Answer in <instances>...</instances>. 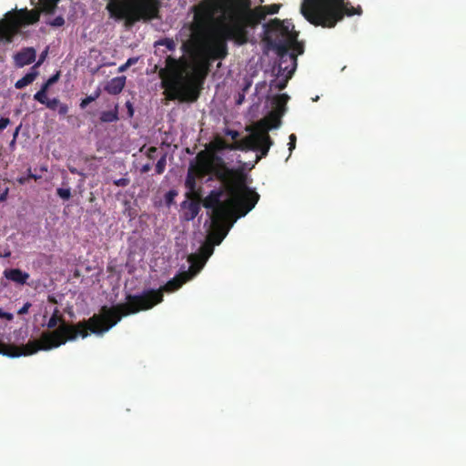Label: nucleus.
Instances as JSON below:
<instances>
[{
	"label": "nucleus",
	"mask_w": 466,
	"mask_h": 466,
	"mask_svg": "<svg viewBox=\"0 0 466 466\" xmlns=\"http://www.w3.org/2000/svg\"><path fill=\"white\" fill-rule=\"evenodd\" d=\"M69 170H70V172H71L72 174H76V173H77V171H76V168H69Z\"/></svg>",
	"instance_id": "6e6d98bb"
},
{
	"label": "nucleus",
	"mask_w": 466,
	"mask_h": 466,
	"mask_svg": "<svg viewBox=\"0 0 466 466\" xmlns=\"http://www.w3.org/2000/svg\"><path fill=\"white\" fill-rule=\"evenodd\" d=\"M19 130H20V126L15 128L14 135H13V139H16Z\"/></svg>",
	"instance_id": "864d4df0"
},
{
	"label": "nucleus",
	"mask_w": 466,
	"mask_h": 466,
	"mask_svg": "<svg viewBox=\"0 0 466 466\" xmlns=\"http://www.w3.org/2000/svg\"><path fill=\"white\" fill-rule=\"evenodd\" d=\"M95 100L91 96H87L86 97L83 98L79 104V106L81 109H85L90 103L94 102Z\"/></svg>",
	"instance_id": "f704fd0d"
},
{
	"label": "nucleus",
	"mask_w": 466,
	"mask_h": 466,
	"mask_svg": "<svg viewBox=\"0 0 466 466\" xmlns=\"http://www.w3.org/2000/svg\"><path fill=\"white\" fill-rule=\"evenodd\" d=\"M31 303L30 302H26L24 304V306L19 309V310L17 311V314L18 315H24V314H26L29 310V309L31 308Z\"/></svg>",
	"instance_id": "ea45409f"
},
{
	"label": "nucleus",
	"mask_w": 466,
	"mask_h": 466,
	"mask_svg": "<svg viewBox=\"0 0 466 466\" xmlns=\"http://www.w3.org/2000/svg\"><path fill=\"white\" fill-rule=\"evenodd\" d=\"M37 75H38V72L35 71V70L25 74V76H24L21 79H19L15 82V87L16 89H22V88L25 87L26 86L30 85L31 83H33L35 81Z\"/></svg>",
	"instance_id": "b1692460"
},
{
	"label": "nucleus",
	"mask_w": 466,
	"mask_h": 466,
	"mask_svg": "<svg viewBox=\"0 0 466 466\" xmlns=\"http://www.w3.org/2000/svg\"><path fill=\"white\" fill-rule=\"evenodd\" d=\"M56 194L63 198L64 200H68L71 198V190L70 188H62L59 187L56 189Z\"/></svg>",
	"instance_id": "7c9ffc66"
},
{
	"label": "nucleus",
	"mask_w": 466,
	"mask_h": 466,
	"mask_svg": "<svg viewBox=\"0 0 466 466\" xmlns=\"http://www.w3.org/2000/svg\"><path fill=\"white\" fill-rule=\"evenodd\" d=\"M224 134H225L226 136L230 137L234 140V142H235V141H238V137H239V132H238V131H237V130H232V129H229V128H226V129L224 130Z\"/></svg>",
	"instance_id": "473e14b6"
},
{
	"label": "nucleus",
	"mask_w": 466,
	"mask_h": 466,
	"mask_svg": "<svg viewBox=\"0 0 466 466\" xmlns=\"http://www.w3.org/2000/svg\"><path fill=\"white\" fill-rule=\"evenodd\" d=\"M300 12L311 25L332 28L346 15H361L362 9L346 0H303Z\"/></svg>",
	"instance_id": "423d86ee"
},
{
	"label": "nucleus",
	"mask_w": 466,
	"mask_h": 466,
	"mask_svg": "<svg viewBox=\"0 0 466 466\" xmlns=\"http://www.w3.org/2000/svg\"><path fill=\"white\" fill-rule=\"evenodd\" d=\"M157 46H165L168 51H174L176 49V43L172 38L165 37L155 42L154 45Z\"/></svg>",
	"instance_id": "393cba45"
},
{
	"label": "nucleus",
	"mask_w": 466,
	"mask_h": 466,
	"mask_svg": "<svg viewBox=\"0 0 466 466\" xmlns=\"http://www.w3.org/2000/svg\"><path fill=\"white\" fill-rule=\"evenodd\" d=\"M9 188L6 187L5 190L0 194V203L5 202L8 198Z\"/></svg>",
	"instance_id": "a18cd8bd"
},
{
	"label": "nucleus",
	"mask_w": 466,
	"mask_h": 466,
	"mask_svg": "<svg viewBox=\"0 0 466 466\" xmlns=\"http://www.w3.org/2000/svg\"><path fill=\"white\" fill-rule=\"evenodd\" d=\"M126 85L125 76H116L109 80L104 89L110 95H118L121 93Z\"/></svg>",
	"instance_id": "4be33fe9"
},
{
	"label": "nucleus",
	"mask_w": 466,
	"mask_h": 466,
	"mask_svg": "<svg viewBox=\"0 0 466 466\" xmlns=\"http://www.w3.org/2000/svg\"><path fill=\"white\" fill-rule=\"evenodd\" d=\"M289 39H268V48L276 52L279 58V76L285 77L275 85L279 90L286 88L288 81L292 77L297 67V57L294 54H289Z\"/></svg>",
	"instance_id": "9d476101"
},
{
	"label": "nucleus",
	"mask_w": 466,
	"mask_h": 466,
	"mask_svg": "<svg viewBox=\"0 0 466 466\" xmlns=\"http://www.w3.org/2000/svg\"><path fill=\"white\" fill-rule=\"evenodd\" d=\"M138 58L137 57H130L127 59V61L119 67V71H124L126 70L128 66L136 64L137 62Z\"/></svg>",
	"instance_id": "72a5a7b5"
},
{
	"label": "nucleus",
	"mask_w": 466,
	"mask_h": 466,
	"mask_svg": "<svg viewBox=\"0 0 466 466\" xmlns=\"http://www.w3.org/2000/svg\"><path fill=\"white\" fill-rule=\"evenodd\" d=\"M59 77H60V72H56L55 75H53L46 80L47 85H49L50 86H53L54 84H56L58 81Z\"/></svg>",
	"instance_id": "c9c22d12"
},
{
	"label": "nucleus",
	"mask_w": 466,
	"mask_h": 466,
	"mask_svg": "<svg viewBox=\"0 0 466 466\" xmlns=\"http://www.w3.org/2000/svg\"><path fill=\"white\" fill-rule=\"evenodd\" d=\"M114 184L117 187H127L129 184V179L126 177H121L114 181Z\"/></svg>",
	"instance_id": "e433bc0d"
},
{
	"label": "nucleus",
	"mask_w": 466,
	"mask_h": 466,
	"mask_svg": "<svg viewBox=\"0 0 466 466\" xmlns=\"http://www.w3.org/2000/svg\"><path fill=\"white\" fill-rule=\"evenodd\" d=\"M214 244L208 241L199 248V254H191L188 257V262L191 264L190 268L197 274L204 267L208 258L213 254Z\"/></svg>",
	"instance_id": "f8f14e48"
},
{
	"label": "nucleus",
	"mask_w": 466,
	"mask_h": 466,
	"mask_svg": "<svg viewBox=\"0 0 466 466\" xmlns=\"http://www.w3.org/2000/svg\"><path fill=\"white\" fill-rule=\"evenodd\" d=\"M224 189H214L203 200V206L212 209V218L215 223L225 220L229 216L236 218L246 216L251 211L259 195L247 186V183L236 186L234 192L229 190L231 182H221Z\"/></svg>",
	"instance_id": "7ed1b4c3"
},
{
	"label": "nucleus",
	"mask_w": 466,
	"mask_h": 466,
	"mask_svg": "<svg viewBox=\"0 0 466 466\" xmlns=\"http://www.w3.org/2000/svg\"><path fill=\"white\" fill-rule=\"evenodd\" d=\"M223 221L224 220H220L219 222L215 223L213 218H211L213 228L208 235V241L214 245H219L227 236L228 230H226L222 226Z\"/></svg>",
	"instance_id": "f3484780"
},
{
	"label": "nucleus",
	"mask_w": 466,
	"mask_h": 466,
	"mask_svg": "<svg viewBox=\"0 0 466 466\" xmlns=\"http://www.w3.org/2000/svg\"><path fill=\"white\" fill-rule=\"evenodd\" d=\"M34 99L36 100L37 102L45 105L46 102H47V96H46V92H44V91H41V90H38L35 95H34Z\"/></svg>",
	"instance_id": "c756f323"
},
{
	"label": "nucleus",
	"mask_w": 466,
	"mask_h": 466,
	"mask_svg": "<svg viewBox=\"0 0 466 466\" xmlns=\"http://www.w3.org/2000/svg\"><path fill=\"white\" fill-rule=\"evenodd\" d=\"M151 164L150 163H147L145 165L142 166L140 171L142 173H147L150 169H151Z\"/></svg>",
	"instance_id": "09e8293b"
},
{
	"label": "nucleus",
	"mask_w": 466,
	"mask_h": 466,
	"mask_svg": "<svg viewBox=\"0 0 466 466\" xmlns=\"http://www.w3.org/2000/svg\"><path fill=\"white\" fill-rule=\"evenodd\" d=\"M232 143L229 144L226 142L223 138L217 136L211 142H209L206 148L203 151H210V152H221L223 150H233Z\"/></svg>",
	"instance_id": "412c9836"
},
{
	"label": "nucleus",
	"mask_w": 466,
	"mask_h": 466,
	"mask_svg": "<svg viewBox=\"0 0 466 466\" xmlns=\"http://www.w3.org/2000/svg\"><path fill=\"white\" fill-rule=\"evenodd\" d=\"M289 99V96L287 94H280L276 96V97L274 98V103L279 108H280L287 104Z\"/></svg>",
	"instance_id": "bb28decb"
},
{
	"label": "nucleus",
	"mask_w": 466,
	"mask_h": 466,
	"mask_svg": "<svg viewBox=\"0 0 466 466\" xmlns=\"http://www.w3.org/2000/svg\"><path fill=\"white\" fill-rule=\"evenodd\" d=\"M289 149L292 151L296 147L297 137L295 134L289 136Z\"/></svg>",
	"instance_id": "58836bf2"
},
{
	"label": "nucleus",
	"mask_w": 466,
	"mask_h": 466,
	"mask_svg": "<svg viewBox=\"0 0 466 466\" xmlns=\"http://www.w3.org/2000/svg\"><path fill=\"white\" fill-rule=\"evenodd\" d=\"M196 273L190 268L177 275L157 289H148L140 294H127L126 302L115 306L116 315L123 317L151 309L161 303L164 292H174L179 289L183 284L191 279Z\"/></svg>",
	"instance_id": "0eeeda50"
},
{
	"label": "nucleus",
	"mask_w": 466,
	"mask_h": 466,
	"mask_svg": "<svg viewBox=\"0 0 466 466\" xmlns=\"http://www.w3.org/2000/svg\"><path fill=\"white\" fill-rule=\"evenodd\" d=\"M249 0L248 8H238L228 18V23H221L211 40H207L190 57L197 63L208 66L211 62L224 59L228 55V41L237 46H243L248 42V27H254L265 19V13L260 6L251 8Z\"/></svg>",
	"instance_id": "f03ea898"
},
{
	"label": "nucleus",
	"mask_w": 466,
	"mask_h": 466,
	"mask_svg": "<svg viewBox=\"0 0 466 466\" xmlns=\"http://www.w3.org/2000/svg\"><path fill=\"white\" fill-rule=\"evenodd\" d=\"M186 64L184 56L177 59L171 56L166 58V66L158 70L161 87L167 100L179 102H195L200 94V82L197 76L184 75Z\"/></svg>",
	"instance_id": "39448f33"
},
{
	"label": "nucleus",
	"mask_w": 466,
	"mask_h": 466,
	"mask_svg": "<svg viewBox=\"0 0 466 466\" xmlns=\"http://www.w3.org/2000/svg\"><path fill=\"white\" fill-rule=\"evenodd\" d=\"M100 95H101V90H100V88H97L90 96L96 101L100 96Z\"/></svg>",
	"instance_id": "8fccbe9b"
},
{
	"label": "nucleus",
	"mask_w": 466,
	"mask_h": 466,
	"mask_svg": "<svg viewBox=\"0 0 466 466\" xmlns=\"http://www.w3.org/2000/svg\"><path fill=\"white\" fill-rule=\"evenodd\" d=\"M244 98H245V96H244L243 94H239V95H238V100H237V104H238V105L242 104V102L244 101Z\"/></svg>",
	"instance_id": "603ef678"
},
{
	"label": "nucleus",
	"mask_w": 466,
	"mask_h": 466,
	"mask_svg": "<svg viewBox=\"0 0 466 466\" xmlns=\"http://www.w3.org/2000/svg\"><path fill=\"white\" fill-rule=\"evenodd\" d=\"M46 23L53 27H60L65 25V19L62 15H58L52 20L46 21Z\"/></svg>",
	"instance_id": "c85d7f7f"
},
{
	"label": "nucleus",
	"mask_w": 466,
	"mask_h": 466,
	"mask_svg": "<svg viewBox=\"0 0 466 466\" xmlns=\"http://www.w3.org/2000/svg\"><path fill=\"white\" fill-rule=\"evenodd\" d=\"M28 178H36V177L35 175H33L31 172L29 173L28 177H20L17 178V182L20 184V185H24L26 183V181L28 180Z\"/></svg>",
	"instance_id": "79ce46f5"
},
{
	"label": "nucleus",
	"mask_w": 466,
	"mask_h": 466,
	"mask_svg": "<svg viewBox=\"0 0 466 466\" xmlns=\"http://www.w3.org/2000/svg\"><path fill=\"white\" fill-rule=\"evenodd\" d=\"M126 106L127 107V113H128V116H129L130 117H132V116H133V115H134V108H133V106H132L131 102L127 101V102L126 103Z\"/></svg>",
	"instance_id": "de8ad7c7"
},
{
	"label": "nucleus",
	"mask_w": 466,
	"mask_h": 466,
	"mask_svg": "<svg viewBox=\"0 0 466 466\" xmlns=\"http://www.w3.org/2000/svg\"><path fill=\"white\" fill-rule=\"evenodd\" d=\"M280 123V116L276 112H271L268 116L257 123L256 128L261 133H268L269 130L278 128Z\"/></svg>",
	"instance_id": "2eb2a0df"
},
{
	"label": "nucleus",
	"mask_w": 466,
	"mask_h": 466,
	"mask_svg": "<svg viewBox=\"0 0 466 466\" xmlns=\"http://www.w3.org/2000/svg\"><path fill=\"white\" fill-rule=\"evenodd\" d=\"M60 0H38V6L28 10L25 8L15 9L8 12L5 19L0 20V41L12 43L21 27L37 23L41 14L54 15Z\"/></svg>",
	"instance_id": "6e6552de"
},
{
	"label": "nucleus",
	"mask_w": 466,
	"mask_h": 466,
	"mask_svg": "<svg viewBox=\"0 0 466 466\" xmlns=\"http://www.w3.org/2000/svg\"><path fill=\"white\" fill-rule=\"evenodd\" d=\"M35 57L36 53L33 47H25L14 56V60L17 67H23L33 63Z\"/></svg>",
	"instance_id": "dca6fc26"
},
{
	"label": "nucleus",
	"mask_w": 466,
	"mask_h": 466,
	"mask_svg": "<svg viewBox=\"0 0 466 466\" xmlns=\"http://www.w3.org/2000/svg\"><path fill=\"white\" fill-rule=\"evenodd\" d=\"M273 141L268 133H261L259 141L255 151H258L259 155L257 156L256 162H258L262 157H267Z\"/></svg>",
	"instance_id": "6ab92c4d"
},
{
	"label": "nucleus",
	"mask_w": 466,
	"mask_h": 466,
	"mask_svg": "<svg viewBox=\"0 0 466 466\" xmlns=\"http://www.w3.org/2000/svg\"><path fill=\"white\" fill-rule=\"evenodd\" d=\"M183 210V218L187 221L193 220L200 211V204L198 200L183 201L181 204Z\"/></svg>",
	"instance_id": "a211bd4d"
},
{
	"label": "nucleus",
	"mask_w": 466,
	"mask_h": 466,
	"mask_svg": "<svg viewBox=\"0 0 466 466\" xmlns=\"http://www.w3.org/2000/svg\"><path fill=\"white\" fill-rule=\"evenodd\" d=\"M157 148L156 147H150L147 152V157L150 159L155 158V153H157Z\"/></svg>",
	"instance_id": "c03bdc74"
},
{
	"label": "nucleus",
	"mask_w": 466,
	"mask_h": 466,
	"mask_svg": "<svg viewBox=\"0 0 466 466\" xmlns=\"http://www.w3.org/2000/svg\"><path fill=\"white\" fill-rule=\"evenodd\" d=\"M166 165H167V160H166V156L164 155L157 162L156 168H155L156 173L158 175L162 174L165 171Z\"/></svg>",
	"instance_id": "cd10ccee"
},
{
	"label": "nucleus",
	"mask_w": 466,
	"mask_h": 466,
	"mask_svg": "<svg viewBox=\"0 0 466 466\" xmlns=\"http://www.w3.org/2000/svg\"><path fill=\"white\" fill-rule=\"evenodd\" d=\"M60 103L61 102L59 99L55 97L53 99H47V102H46L45 106L51 110H56L58 108Z\"/></svg>",
	"instance_id": "2f4dec72"
},
{
	"label": "nucleus",
	"mask_w": 466,
	"mask_h": 466,
	"mask_svg": "<svg viewBox=\"0 0 466 466\" xmlns=\"http://www.w3.org/2000/svg\"><path fill=\"white\" fill-rule=\"evenodd\" d=\"M261 132L257 129L252 132L250 135L241 138L238 141H235L232 143L233 150H240V151H248V150H256L258 146V142L259 141Z\"/></svg>",
	"instance_id": "4468645a"
},
{
	"label": "nucleus",
	"mask_w": 466,
	"mask_h": 466,
	"mask_svg": "<svg viewBox=\"0 0 466 466\" xmlns=\"http://www.w3.org/2000/svg\"><path fill=\"white\" fill-rule=\"evenodd\" d=\"M248 3L249 0H202L193 7L192 35L182 44L181 50L191 56L208 40L207 31L217 14L228 19L238 8H248Z\"/></svg>",
	"instance_id": "20e7f679"
},
{
	"label": "nucleus",
	"mask_w": 466,
	"mask_h": 466,
	"mask_svg": "<svg viewBox=\"0 0 466 466\" xmlns=\"http://www.w3.org/2000/svg\"><path fill=\"white\" fill-rule=\"evenodd\" d=\"M205 177L206 176H202L199 174L198 163L197 161L195 163L190 164L185 180V187L188 190V192L186 194L187 198H191L192 196L195 194L197 187V178L202 179Z\"/></svg>",
	"instance_id": "ddd939ff"
},
{
	"label": "nucleus",
	"mask_w": 466,
	"mask_h": 466,
	"mask_svg": "<svg viewBox=\"0 0 466 466\" xmlns=\"http://www.w3.org/2000/svg\"><path fill=\"white\" fill-rule=\"evenodd\" d=\"M121 320V316L116 315L115 306H103L98 314H94L87 320L79 321L76 324H68L56 308L46 327L50 329L58 328L51 332H44L40 339L29 340L26 344L17 347L6 345L0 341V354L8 357H20L32 355L39 350H49L57 348L68 340H75L78 337L86 338L89 333L103 335Z\"/></svg>",
	"instance_id": "f257e3e1"
},
{
	"label": "nucleus",
	"mask_w": 466,
	"mask_h": 466,
	"mask_svg": "<svg viewBox=\"0 0 466 466\" xmlns=\"http://www.w3.org/2000/svg\"><path fill=\"white\" fill-rule=\"evenodd\" d=\"M265 37L264 42L268 46V39H289V50L293 49L291 54L300 55L303 53V46L297 42V35L289 30V25H285L282 21L278 18L270 20L265 25Z\"/></svg>",
	"instance_id": "9b49d317"
},
{
	"label": "nucleus",
	"mask_w": 466,
	"mask_h": 466,
	"mask_svg": "<svg viewBox=\"0 0 466 466\" xmlns=\"http://www.w3.org/2000/svg\"><path fill=\"white\" fill-rule=\"evenodd\" d=\"M68 106L66 104H64V103H60L59 106H58V114L60 116H65L67 114L68 112Z\"/></svg>",
	"instance_id": "4c0bfd02"
},
{
	"label": "nucleus",
	"mask_w": 466,
	"mask_h": 466,
	"mask_svg": "<svg viewBox=\"0 0 466 466\" xmlns=\"http://www.w3.org/2000/svg\"><path fill=\"white\" fill-rule=\"evenodd\" d=\"M196 161L198 163L200 175L214 176L220 182H231V192H234V187L246 183L247 177L244 172L241 169L229 168L217 152L199 151Z\"/></svg>",
	"instance_id": "1a4fd4ad"
},
{
	"label": "nucleus",
	"mask_w": 466,
	"mask_h": 466,
	"mask_svg": "<svg viewBox=\"0 0 466 466\" xmlns=\"http://www.w3.org/2000/svg\"><path fill=\"white\" fill-rule=\"evenodd\" d=\"M46 55H47V49H46V50H45V51L40 55L39 60H38V62L36 63V65H35V66H39L44 62V60L46 59Z\"/></svg>",
	"instance_id": "49530a36"
},
{
	"label": "nucleus",
	"mask_w": 466,
	"mask_h": 466,
	"mask_svg": "<svg viewBox=\"0 0 466 466\" xmlns=\"http://www.w3.org/2000/svg\"><path fill=\"white\" fill-rule=\"evenodd\" d=\"M49 87H50V86H49V85H47V82H45V83L42 85V86H41L40 90L47 93V90H48V88H49Z\"/></svg>",
	"instance_id": "3c124183"
},
{
	"label": "nucleus",
	"mask_w": 466,
	"mask_h": 466,
	"mask_svg": "<svg viewBox=\"0 0 466 466\" xmlns=\"http://www.w3.org/2000/svg\"><path fill=\"white\" fill-rule=\"evenodd\" d=\"M118 105H115L111 110L102 111L99 120L101 123H115L119 120Z\"/></svg>",
	"instance_id": "5701e85b"
},
{
	"label": "nucleus",
	"mask_w": 466,
	"mask_h": 466,
	"mask_svg": "<svg viewBox=\"0 0 466 466\" xmlns=\"http://www.w3.org/2000/svg\"><path fill=\"white\" fill-rule=\"evenodd\" d=\"M0 319H5L7 320H12L14 319V316L10 312H5L2 309H0Z\"/></svg>",
	"instance_id": "37998d69"
},
{
	"label": "nucleus",
	"mask_w": 466,
	"mask_h": 466,
	"mask_svg": "<svg viewBox=\"0 0 466 466\" xmlns=\"http://www.w3.org/2000/svg\"><path fill=\"white\" fill-rule=\"evenodd\" d=\"M10 122L11 121L8 117L0 118V132L6 128Z\"/></svg>",
	"instance_id": "a19ab883"
},
{
	"label": "nucleus",
	"mask_w": 466,
	"mask_h": 466,
	"mask_svg": "<svg viewBox=\"0 0 466 466\" xmlns=\"http://www.w3.org/2000/svg\"><path fill=\"white\" fill-rule=\"evenodd\" d=\"M261 10H263V13H265V16L267 15H275L279 13L280 5L279 4H272L268 5H262L260 6Z\"/></svg>",
	"instance_id": "a878e982"
},
{
	"label": "nucleus",
	"mask_w": 466,
	"mask_h": 466,
	"mask_svg": "<svg viewBox=\"0 0 466 466\" xmlns=\"http://www.w3.org/2000/svg\"><path fill=\"white\" fill-rule=\"evenodd\" d=\"M15 142H16V139H12V141L9 143V147L11 149L15 148Z\"/></svg>",
	"instance_id": "5fc2aeb1"
},
{
	"label": "nucleus",
	"mask_w": 466,
	"mask_h": 466,
	"mask_svg": "<svg viewBox=\"0 0 466 466\" xmlns=\"http://www.w3.org/2000/svg\"><path fill=\"white\" fill-rule=\"evenodd\" d=\"M4 276L8 280L16 284L24 285L29 279V274L22 271L20 268H8L4 270Z\"/></svg>",
	"instance_id": "aec40b11"
}]
</instances>
